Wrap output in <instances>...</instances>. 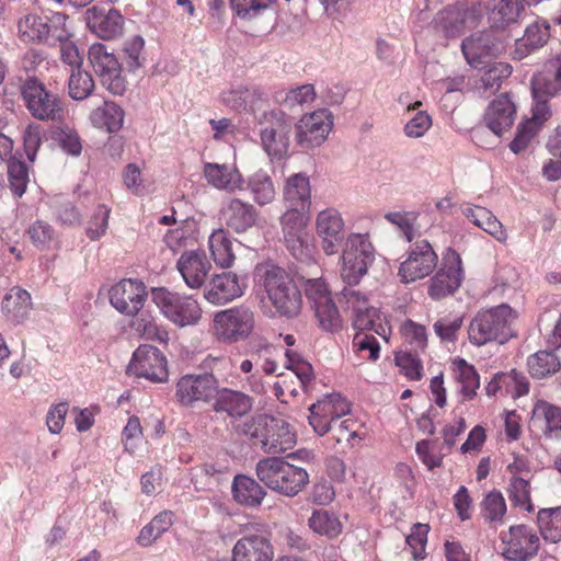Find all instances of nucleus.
<instances>
[{"mask_svg": "<svg viewBox=\"0 0 561 561\" xmlns=\"http://www.w3.org/2000/svg\"><path fill=\"white\" fill-rule=\"evenodd\" d=\"M255 473L267 489L288 497L298 495L309 483V473L305 468L291 465L282 457L260 459Z\"/></svg>", "mask_w": 561, "mask_h": 561, "instance_id": "7ed1b4c3", "label": "nucleus"}, {"mask_svg": "<svg viewBox=\"0 0 561 561\" xmlns=\"http://www.w3.org/2000/svg\"><path fill=\"white\" fill-rule=\"evenodd\" d=\"M515 319V311L506 304L480 310L469 324V341L477 346L492 341L503 344L513 336L511 325Z\"/></svg>", "mask_w": 561, "mask_h": 561, "instance_id": "20e7f679", "label": "nucleus"}, {"mask_svg": "<svg viewBox=\"0 0 561 561\" xmlns=\"http://www.w3.org/2000/svg\"><path fill=\"white\" fill-rule=\"evenodd\" d=\"M244 188L249 190L253 201L260 206L271 204L275 198V186L272 178L266 171L259 170L251 174L247 182L244 181Z\"/></svg>", "mask_w": 561, "mask_h": 561, "instance_id": "58836bf2", "label": "nucleus"}, {"mask_svg": "<svg viewBox=\"0 0 561 561\" xmlns=\"http://www.w3.org/2000/svg\"><path fill=\"white\" fill-rule=\"evenodd\" d=\"M284 198L288 207L309 209L311 205L309 179L301 173L289 176L284 188Z\"/></svg>", "mask_w": 561, "mask_h": 561, "instance_id": "e433bc0d", "label": "nucleus"}, {"mask_svg": "<svg viewBox=\"0 0 561 561\" xmlns=\"http://www.w3.org/2000/svg\"><path fill=\"white\" fill-rule=\"evenodd\" d=\"M151 300L161 314L178 328L196 325L202 319V308L192 295L167 287H153Z\"/></svg>", "mask_w": 561, "mask_h": 561, "instance_id": "423d86ee", "label": "nucleus"}, {"mask_svg": "<svg viewBox=\"0 0 561 561\" xmlns=\"http://www.w3.org/2000/svg\"><path fill=\"white\" fill-rule=\"evenodd\" d=\"M261 145L267 156L275 160L284 159L289 151L295 121L284 111L272 108L259 118Z\"/></svg>", "mask_w": 561, "mask_h": 561, "instance_id": "39448f33", "label": "nucleus"}, {"mask_svg": "<svg viewBox=\"0 0 561 561\" xmlns=\"http://www.w3.org/2000/svg\"><path fill=\"white\" fill-rule=\"evenodd\" d=\"M209 250L215 263L221 267H229L234 261L232 243L228 231L224 228L215 230L208 239Z\"/></svg>", "mask_w": 561, "mask_h": 561, "instance_id": "79ce46f5", "label": "nucleus"}, {"mask_svg": "<svg viewBox=\"0 0 561 561\" xmlns=\"http://www.w3.org/2000/svg\"><path fill=\"white\" fill-rule=\"evenodd\" d=\"M69 95L77 101L87 99L94 90V81L91 75L80 69L72 70L69 78Z\"/></svg>", "mask_w": 561, "mask_h": 561, "instance_id": "13d9d810", "label": "nucleus"}, {"mask_svg": "<svg viewBox=\"0 0 561 561\" xmlns=\"http://www.w3.org/2000/svg\"><path fill=\"white\" fill-rule=\"evenodd\" d=\"M461 211L474 226L492 236L499 242L506 241L507 233L502 222L485 207L468 204L462 207Z\"/></svg>", "mask_w": 561, "mask_h": 561, "instance_id": "f704fd0d", "label": "nucleus"}, {"mask_svg": "<svg viewBox=\"0 0 561 561\" xmlns=\"http://www.w3.org/2000/svg\"><path fill=\"white\" fill-rule=\"evenodd\" d=\"M463 279V270L460 255L449 249L443 259V266L431 278L428 295L433 299H440L454 294Z\"/></svg>", "mask_w": 561, "mask_h": 561, "instance_id": "412c9836", "label": "nucleus"}, {"mask_svg": "<svg viewBox=\"0 0 561 561\" xmlns=\"http://www.w3.org/2000/svg\"><path fill=\"white\" fill-rule=\"evenodd\" d=\"M275 0H230L231 9L242 20L261 15Z\"/></svg>", "mask_w": 561, "mask_h": 561, "instance_id": "052dcab7", "label": "nucleus"}, {"mask_svg": "<svg viewBox=\"0 0 561 561\" xmlns=\"http://www.w3.org/2000/svg\"><path fill=\"white\" fill-rule=\"evenodd\" d=\"M347 285L341 291L340 301H344L347 309L353 313V328L357 331H374L385 337V328L380 323V316L377 308L369 306L365 294Z\"/></svg>", "mask_w": 561, "mask_h": 561, "instance_id": "ddd939ff", "label": "nucleus"}, {"mask_svg": "<svg viewBox=\"0 0 561 561\" xmlns=\"http://www.w3.org/2000/svg\"><path fill=\"white\" fill-rule=\"evenodd\" d=\"M48 205L56 220L61 225L72 226L80 222V213L66 195L59 194L53 196Z\"/></svg>", "mask_w": 561, "mask_h": 561, "instance_id": "de8ad7c7", "label": "nucleus"}, {"mask_svg": "<svg viewBox=\"0 0 561 561\" xmlns=\"http://www.w3.org/2000/svg\"><path fill=\"white\" fill-rule=\"evenodd\" d=\"M240 431L266 454H282L296 444V434L289 423L270 414L252 416L242 423Z\"/></svg>", "mask_w": 561, "mask_h": 561, "instance_id": "f03ea898", "label": "nucleus"}, {"mask_svg": "<svg viewBox=\"0 0 561 561\" xmlns=\"http://www.w3.org/2000/svg\"><path fill=\"white\" fill-rule=\"evenodd\" d=\"M499 374L501 376V385L504 396L519 398L528 393L529 382L522 373H518L516 369H512L507 373L499 371Z\"/></svg>", "mask_w": 561, "mask_h": 561, "instance_id": "6e6d98bb", "label": "nucleus"}, {"mask_svg": "<svg viewBox=\"0 0 561 561\" xmlns=\"http://www.w3.org/2000/svg\"><path fill=\"white\" fill-rule=\"evenodd\" d=\"M375 261V249L368 234L351 233L342 252L341 276L346 285H357Z\"/></svg>", "mask_w": 561, "mask_h": 561, "instance_id": "6e6552de", "label": "nucleus"}, {"mask_svg": "<svg viewBox=\"0 0 561 561\" xmlns=\"http://www.w3.org/2000/svg\"><path fill=\"white\" fill-rule=\"evenodd\" d=\"M351 412L350 402L340 393H330L309 407L308 422L314 433L323 436L331 425Z\"/></svg>", "mask_w": 561, "mask_h": 561, "instance_id": "2eb2a0df", "label": "nucleus"}, {"mask_svg": "<svg viewBox=\"0 0 561 561\" xmlns=\"http://www.w3.org/2000/svg\"><path fill=\"white\" fill-rule=\"evenodd\" d=\"M21 94L28 112L39 121H56L64 115L59 96L47 90L36 77H27L23 81Z\"/></svg>", "mask_w": 561, "mask_h": 561, "instance_id": "1a4fd4ad", "label": "nucleus"}, {"mask_svg": "<svg viewBox=\"0 0 561 561\" xmlns=\"http://www.w3.org/2000/svg\"><path fill=\"white\" fill-rule=\"evenodd\" d=\"M529 374L537 379L548 377L561 368L559 357L551 351H538L527 359Z\"/></svg>", "mask_w": 561, "mask_h": 561, "instance_id": "a18cd8bd", "label": "nucleus"}, {"mask_svg": "<svg viewBox=\"0 0 561 561\" xmlns=\"http://www.w3.org/2000/svg\"><path fill=\"white\" fill-rule=\"evenodd\" d=\"M419 215L420 213L414 210L389 211L385 215V218L400 230L407 242H412L417 234L415 224Z\"/></svg>", "mask_w": 561, "mask_h": 561, "instance_id": "864d4df0", "label": "nucleus"}, {"mask_svg": "<svg viewBox=\"0 0 561 561\" xmlns=\"http://www.w3.org/2000/svg\"><path fill=\"white\" fill-rule=\"evenodd\" d=\"M53 140L67 154L79 157L82 151V144L78 133L70 127H57L53 130Z\"/></svg>", "mask_w": 561, "mask_h": 561, "instance_id": "5fc2aeb1", "label": "nucleus"}, {"mask_svg": "<svg viewBox=\"0 0 561 561\" xmlns=\"http://www.w3.org/2000/svg\"><path fill=\"white\" fill-rule=\"evenodd\" d=\"M549 37V31L547 26H541L538 23H534L525 30V34L522 38H518L515 44L514 57L516 59H523L534 50L542 47Z\"/></svg>", "mask_w": 561, "mask_h": 561, "instance_id": "ea45409f", "label": "nucleus"}, {"mask_svg": "<svg viewBox=\"0 0 561 561\" xmlns=\"http://www.w3.org/2000/svg\"><path fill=\"white\" fill-rule=\"evenodd\" d=\"M305 294L312 308L332 299L330 290L322 278H310L305 282Z\"/></svg>", "mask_w": 561, "mask_h": 561, "instance_id": "338daca9", "label": "nucleus"}, {"mask_svg": "<svg viewBox=\"0 0 561 561\" xmlns=\"http://www.w3.org/2000/svg\"><path fill=\"white\" fill-rule=\"evenodd\" d=\"M561 92V61L553 60L545 66L543 70L531 79V94L534 104L531 112L534 119L543 123L550 115L549 99Z\"/></svg>", "mask_w": 561, "mask_h": 561, "instance_id": "9d476101", "label": "nucleus"}, {"mask_svg": "<svg viewBox=\"0 0 561 561\" xmlns=\"http://www.w3.org/2000/svg\"><path fill=\"white\" fill-rule=\"evenodd\" d=\"M124 116V110L119 105L105 101L102 107L92 112L91 121L99 127H105L108 133H115L122 128Z\"/></svg>", "mask_w": 561, "mask_h": 561, "instance_id": "37998d69", "label": "nucleus"}, {"mask_svg": "<svg viewBox=\"0 0 561 561\" xmlns=\"http://www.w3.org/2000/svg\"><path fill=\"white\" fill-rule=\"evenodd\" d=\"M462 324L463 318L461 316L443 317L434 323L433 328L442 342L454 343L457 341Z\"/></svg>", "mask_w": 561, "mask_h": 561, "instance_id": "680f3d73", "label": "nucleus"}, {"mask_svg": "<svg viewBox=\"0 0 561 561\" xmlns=\"http://www.w3.org/2000/svg\"><path fill=\"white\" fill-rule=\"evenodd\" d=\"M111 209L105 205H99L87 227V236L91 240L100 239L107 229Z\"/></svg>", "mask_w": 561, "mask_h": 561, "instance_id": "69168bd1", "label": "nucleus"}, {"mask_svg": "<svg viewBox=\"0 0 561 561\" xmlns=\"http://www.w3.org/2000/svg\"><path fill=\"white\" fill-rule=\"evenodd\" d=\"M503 49L504 45L496 37L494 30L476 32L461 43L466 61L476 69L485 68Z\"/></svg>", "mask_w": 561, "mask_h": 561, "instance_id": "4468645a", "label": "nucleus"}, {"mask_svg": "<svg viewBox=\"0 0 561 561\" xmlns=\"http://www.w3.org/2000/svg\"><path fill=\"white\" fill-rule=\"evenodd\" d=\"M516 107L508 95L502 94L489 105L484 121L490 130L496 136L512 127L515 121Z\"/></svg>", "mask_w": 561, "mask_h": 561, "instance_id": "7c9ffc66", "label": "nucleus"}, {"mask_svg": "<svg viewBox=\"0 0 561 561\" xmlns=\"http://www.w3.org/2000/svg\"><path fill=\"white\" fill-rule=\"evenodd\" d=\"M245 287V277L240 278L232 272H222L211 278L204 297L208 302L221 306L241 297Z\"/></svg>", "mask_w": 561, "mask_h": 561, "instance_id": "393cba45", "label": "nucleus"}, {"mask_svg": "<svg viewBox=\"0 0 561 561\" xmlns=\"http://www.w3.org/2000/svg\"><path fill=\"white\" fill-rule=\"evenodd\" d=\"M88 27L100 38L113 39L123 32L124 18L119 11L110 9L105 11L98 7L85 11Z\"/></svg>", "mask_w": 561, "mask_h": 561, "instance_id": "bb28decb", "label": "nucleus"}, {"mask_svg": "<svg viewBox=\"0 0 561 561\" xmlns=\"http://www.w3.org/2000/svg\"><path fill=\"white\" fill-rule=\"evenodd\" d=\"M88 58L101 84L112 94L122 95L126 90V80L114 53L104 44L96 43L89 48Z\"/></svg>", "mask_w": 561, "mask_h": 561, "instance_id": "9b49d317", "label": "nucleus"}, {"mask_svg": "<svg viewBox=\"0 0 561 561\" xmlns=\"http://www.w3.org/2000/svg\"><path fill=\"white\" fill-rule=\"evenodd\" d=\"M454 366L457 369V380L460 383V393L463 400H472L480 387V377L477 369L463 358H456Z\"/></svg>", "mask_w": 561, "mask_h": 561, "instance_id": "c03bdc74", "label": "nucleus"}, {"mask_svg": "<svg viewBox=\"0 0 561 561\" xmlns=\"http://www.w3.org/2000/svg\"><path fill=\"white\" fill-rule=\"evenodd\" d=\"M253 405L250 396L229 388L218 386L216 397L213 400V409L216 412H225L231 417H241L245 415Z\"/></svg>", "mask_w": 561, "mask_h": 561, "instance_id": "2f4dec72", "label": "nucleus"}, {"mask_svg": "<svg viewBox=\"0 0 561 561\" xmlns=\"http://www.w3.org/2000/svg\"><path fill=\"white\" fill-rule=\"evenodd\" d=\"M428 530V525L417 523L413 525L411 533L405 538L407 545L412 549L415 560L424 558Z\"/></svg>", "mask_w": 561, "mask_h": 561, "instance_id": "0e129e2a", "label": "nucleus"}, {"mask_svg": "<svg viewBox=\"0 0 561 561\" xmlns=\"http://www.w3.org/2000/svg\"><path fill=\"white\" fill-rule=\"evenodd\" d=\"M333 126L332 114L324 108L305 114L295 123V140L301 149H312L324 142Z\"/></svg>", "mask_w": 561, "mask_h": 561, "instance_id": "dca6fc26", "label": "nucleus"}, {"mask_svg": "<svg viewBox=\"0 0 561 561\" xmlns=\"http://www.w3.org/2000/svg\"><path fill=\"white\" fill-rule=\"evenodd\" d=\"M231 493L238 504L248 507L261 505L266 495V491L255 479L244 474L233 478Z\"/></svg>", "mask_w": 561, "mask_h": 561, "instance_id": "c9c22d12", "label": "nucleus"}, {"mask_svg": "<svg viewBox=\"0 0 561 561\" xmlns=\"http://www.w3.org/2000/svg\"><path fill=\"white\" fill-rule=\"evenodd\" d=\"M308 526L313 533L330 539L342 533V524L339 517L333 512L323 508L312 512L308 519Z\"/></svg>", "mask_w": 561, "mask_h": 561, "instance_id": "a19ab883", "label": "nucleus"}, {"mask_svg": "<svg viewBox=\"0 0 561 561\" xmlns=\"http://www.w3.org/2000/svg\"><path fill=\"white\" fill-rule=\"evenodd\" d=\"M313 309L322 330L327 332H335L341 328L342 319L332 299L313 307Z\"/></svg>", "mask_w": 561, "mask_h": 561, "instance_id": "4d7b16f0", "label": "nucleus"}, {"mask_svg": "<svg viewBox=\"0 0 561 561\" xmlns=\"http://www.w3.org/2000/svg\"><path fill=\"white\" fill-rule=\"evenodd\" d=\"M474 16V10L461 4H450L438 11L433 19V28L445 37L459 36L469 18Z\"/></svg>", "mask_w": 561, "mask_h": 561, "instance_id": "c85d7f7f", "label": "nucleus"}, {"mask_svg": "<svg viewBox=\"0 0 561 561\" xmlns=\"http://www.w3.org/2000/svg\"><path fill=\"white\" fill-rule=\"evenodd\" d=\"M309 209H300V207H288L280 217V226L283 233H304L307 224L306 214Z\"/></svg>", "mask_w": 561, "mask_h": 561, "instance_id": "bf43d9fd", "label": "nucleus"}, {"mask_svg": "<svg viewBox=\"0 0 561 561\" xmlns=\"http://www.w3.org/2000/svg\"><path fill=\"white\" fill-rule=\"evenodd\" d=\"M127 371L138 378L161 382L168 378L167 359L158 347L140 345L133 353Z\"/></svg>", "mask_w": 561, "mask_h": 561, "instance_id": "4be33fe9", "label": "nucleus"}, {"mask_svg": "<svg viewBox=\"0 0 561 561\" xmlns=\"http://www.w3.org/2000/svg\"><path fill=\"white\" fill-rule=\"evenodd\" d=\"M253 324V312L243 306L219 311L214 318V328L218 339L229 343L248 337Z\"/></svg>", "mask_w": 561, "mask_h": 561, "instance_id": "f3484780", "label": "nucleus"}, {"mask_svg": "<svg viewBox=\"0 0 561 561\" xmlns=\"http://www.w3.org/2000/svg\"><path fill=\"white\" fill-rule=\"evenodd\" d=\"M525 4L526 0H493L489 19L496 27L515 23L525 11Z\"/></svg>", "mask_w": 561, "mask_h": 561, "instance_id": "4c0bfd02", "label": "nucleus"}, {"mask_svg": "<svg viewBox=\"0 0 561 561\" xmlns=\"http://www.w3.org/2000/svg\"><path fill=\"white\" fill-rule=\"evenodd\" d=\"M530 423L545 438L561 439V407L538 401L533 409Z\"/></svg>", "mask_w": 561, "mask_h": 561, "instance_id": "c756f323", "label": "nucleus"}, {"mask_svg": "<svg viewBox=\"0 0 561 561\" xmlns=\"http://www.w3.org/2000/svg\"><path fill=\"white\" fill-rule=\"evenodd\" d=\"M438 262L437 254L427 240H420L410 247L408 257L401 263L399 276L403 283H412L428 276Z\"/></svg>", "mask_w": 561, "mask_h": 561, "instance_id": "6ab92c4d", "label": "nucleus"}, {"mask_svg": "<svg viewBox=\"0 0 561 561\" xmlns=\"http://www.w3.org/2000/svg\"><path fill=\"white\" fill-rule=\"evenodd\" d=\"M432 126V117L425 111H417L404 125L403 131L409 138H420Z\"/></svg>", "mask_w": 561, "mask_h": 561, "instance_id": "774afa93", "label": "nucleus"}, {"mask_svg": "<svg viewBox=\"0 0 561 561\" xmlns=\"http://www.w3.org/2000/svg\"><path fill=\"white\" fill-rule=\"evenodd\" d=\"M481 81L484 90L495 92L501 88L502 81L507 79L512 73V66L507 62H490L486 65Z\"/></svg>", "mask_w": 561, "mask_h": 561, "instance_id": "3c124183", "label": "nucleus"}, {"mask_svg": "<svg viewBox=\"0 0 561 561\" xmlns=\"http://www.w3.org/2000/svg\"><path fill=\"white\" fill-rule=\"evenodd\" d=\"M541 124L542 123L535 121L534 117L531 121L520 123L517 127L514 139L510 144V149L516 154L524 151L536 135L537 125Z\"/></svg>", "mask_w": 561, "mask_h": 561, "instance_id": "e2e57ef3", "label": "nucleus"}, {"mask_svg": "<svg viewBox=\"0 0 561 561\" xmlns=\"http://www.w3.org/2000/svg\"><path fill=\"white\" fill-rule=\"evenodd\" d=\"M32 308L31 295L27 290L13 287L3 297L1 310L10 323L16 325L24 322Z\"/></svg>", "mask_w": 561, "mask_h": 561, "instance_id": "72a5a7b5", "label": "nucleus"}, {"mask_svg": "<svg viewBox=\"0 0 561 561\" xmlns=\"http://www.w3.org/2000/svg\"><path fill=\"white\" fill-rule=\"evenodd\" d=\"M506 513V502L503 494L493 490L481 502V515L490 523L502 522Z\"/></svg>", "mask_w": 561, "mask_h": 561, "instance_id": "603ef678", "label": "nucleus"}, {"mask_svg": "<svg viewBox=\"0 0 561 561\" xmlns=\"http://www.w3.org/2000/svg\"><path fill=\"white\" fill-rule=\"evenodd\" d=\"M108 295L111 305L126 316L137 314L148 297L146 285L135 278H125L116 283L111 287Z\"/></svg>", "mask_w": 561, "mask_h": 561, "instance_id": "5701e85b", "label": "nucleus"}, {"mask_svg": "<svg viewBox=\"0 0 561 561\" xmlns=\"http://www.w3.org/2000/svg\"><path fill=\"white\" fill-rule=\"evenodd\" d=\"M507 493L508 499L514 506L527 512L534 511V505L530 500V484L528 480L520 477H512Z\"/></svg>", "mask_w": 561, "mask_h": 561, "instance_id": "8fccbe9b", "label": "nucleus"}, {"mask_svg": "<svg viewBox=\"0 0 561 561\" xmlns=\"http://www.w3.org/2000/svg\"><path fill=\"white\" fill-rule=\"evenodd\" d=\"M219 380L211 373L186 374L175 386V399L181 407L195 408L210 403L216 397Z\"/></svg>", "mask_w": 561, "mask_h": 561, "instance_id": "f8f14e48", "label": "nucleus"}, {"mask_svg": "<svg viewBox=\"0 0 561 561\" xmlns=\"http://www.w3.org/2000/svg\"><path fill=\"white\" fill-rule=\"evenodd\" d=\"M176 266L185 284L192 289L201 288L204 285L211 268L205 252L199 250L184 252Z\"/></svg>", "mask_w": 561, "mask_h": 561, "instance_id": "cd10ccee", "label": "nucleus"}, {"mask_svg": "<svg viewBox=\"0 0 561 561\" xmlns=\"http://www.w3.org/2000/svg\"><path fill=\"white\" fill-rule=\"evenodd\" d=\"M204 176L218 190L229 192L244 190V180L234 165L207 162L204 164Z\"/></svg>", "mask_w": 561, "mask_h": 561, "instance_id": "473e14b6", "label": "nucleus"}, {"mask_svg": "<svg viewBox=\"0 0 561 561\" xmlns=\"http://www.w3.org/2000/svg\"><path fill=\"white\" fill-rule=\"evenodd\" d=\"M316 231L324 253H337L345 239V222L341 213L335 208L321 210L316 219Z\"/></svg>", "mask_w": 561, "mask_h": 561, "instance_id": "b1692460", "label": "nucleus"}, {"mask_svg": "<svg viewBox=\"0 0 561 561\" xmlns=\"http://www.w3.org/2000/svg\"><path fill=\"white\" fill-rule=\"evenodd\" d=\"M255 277L279 316L293 318L299 313L302 301L301 293L283 267L270 261L261 263L255 268Z\"/></svg>", "mask_w": 561, "mask_h": 561, "instance_id": "f257e3e1", "label": "nucleus"}, {"mask_svg": "<svg viewBox=\"0 0 561 561\" xmlns=\"http://www.w3.org/2000/svg\"><path fill=\"white\" fill-rule=\"evenodd\" d=\"M234 561H272L273 547L263 525L249 526L232 549Z\"/></svg>", "mask_w": 561, "mask_h": 561, "instance_id": "aec40b11", "label": "nucleus"}, {"mask_svg": "<svg viewBox=\"0 0 561 561\" xmlns=\"http://www.w3.org/2000/svg\"><path fill=\"white\" fill-rule=\"evenodd\" d=\"M67 20L68 15L61 12H50L45 15L26 14L18 22L19 37L25 43H44L56 46L58 39L69 35Z\"/></svg>", "mask_w": 561, "mask_h": 561, "instance_id": "0eeeda50", "label": "nucleus"}, {"mask_svg": "<svg viewBox=\"0 0 561 561\" xmlns=\"http://www.w3.org/2000/svg\"><path fill=\"white\" fill-rule=\"evenodd\" d=\"M8 178L10 188L14 196L21 197L28 184V168L22 160L16 157L8 159Z\"/></svg>", "mask_w": 561, "mask_h": 561, "instance_id": "09e8293b", "label": "nucleus"}, {"mask_svg": "<svg viewBox=\"0 0 561 561\" xmlns=\"http://www.w3.org/2000/svg\"><path fill=\"white\" fill-rule=\"evenodd\" d=\"M501 539L504 545L502 556L510 561H529L539 551V536L527 525L511 526Z\"/></svg>", "mask_w": 561, "mask_h": 561, "instance_id": "a211bd4d", "label": "nucleus"}, {"mask_svg": "<svg viewBox=\"0 0 561 561\" xmlns=\"http://www.w3.org/2000/svg\"><path fill=\"white\" fill-rule=\"evenodd\" d=\"M541 536L557 542L561 539V506L541 508L537 514Z\"/></svg>", "mask_w": 561, "mask_h": 561, "instance_id": "49530a36", "label": "nucleus"}, {"mask_svg": "<svg viewBox=\"0 0 561 561\" xmlns=\"http://www.w3.org/2000/svg\"><path fill=\"white\" fill-rule=\"evenodd\" d=\"M224 224L236 233H244L256 225V208L240 198L227 199L220 209Z\"/></svg>", "mask_w": 561, "mask_h": 561, "instance_id": "a878e982", "label": "nucleus"}]
</instances>
